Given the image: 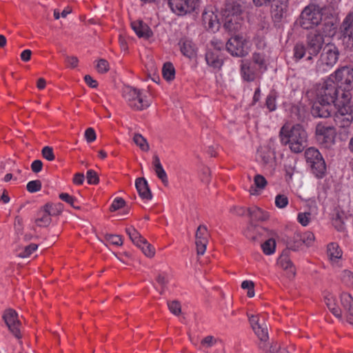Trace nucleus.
<instances>
[{
    "label": "nucleus",
    "instance_id": "3c124183",
    "mask_svg": "<svg viewBox=\"0 0 353 353\" xmlns=\"http://www.w3.org/2000/svg\"><path fill=\"white\" fill-rule=\"evenodd\" d=\"M41 154L43 157L48 161H52L55 159V156L52 147L45 146L41 150Z\"/></svg>",
    "mask_w": 353,
    "mask_h": 353
},
{
    "label": "nucleus",
    "instance_id": "4468645a",
    "mask_svg": "<svg viewBox=\"0 0 353 353\" xmlns=\"http://www.w3.org/2000/svg\"><path fill=\"white\" fill-rule=\"evenodd\" d=\"M3 319L10 332L18 339L21 338V323L18 319L17 312L8 309L4 312Z\"/></svg>",
    "mask_w": 353,
    "mask_h": 353
},
{
    "label": "nucleus",
    "instance_id": "c85d7f7f",
    "mask_svg": "<svg viewBox=\"0 0 353 353\" xmlns=\"http://www.w3.org/2000/svg\"><path fill=\"white\" fill-rule=\"evenodd\" d=\"M51 221L52 219L49 214L42 208L37 214L35 223L39 227H47L50 224Z\"/></svg>",
    "mask_w": 353,
    "mask_h": 353
},
{
    "label": "nucleus",
    "instance_id": "f704fd0d",
    "mask_svg": "<svg viewBox=\"0 0 353 353\" xmlns=\"http://www.w3.org/2000/svg\"><path fill=\"white\" fill-rule=\"evenodd\" d=\"M341 303L349 313L350 320H353V299L352 296L349 294H342Z\"/></svg>",
    "mask_w": 353,
    "mask_h": 353
},
{
    "label": "nucleus",
    "instance_id": "f03ea898",
    "mask_svg": "<svg viewBox=\"0 0 353 353\" xmlns=\"http://www.w3.org/2000/svg\"><path fill=\"white\" fill-rule=\"evenodd\" d=\"M335 26L332 22H324L323 26L318 30L310 32L306 37V47L308 56L307 61H312L313 57L319 54L323 48L324 36H330L334 33Z\"/></svg>",
    "mask_w": 353,
    "mask_h": 353
},
{
    "label": "nucleus",
    "instance_id": "338daca9",
    "mask_svg": "<svg viewBox=\"0 0 353 353\" xmlns=\"http://www.w3.org/2000/svg\"><path fill=\"white\" fill-rule=\"evenodd\" d=\"M85 137L88 143H91L96 139V133L93 128H89L85 132Z\"/></svg>",
    "mask_w": 353,
    "mask_h": 353
},
{
    "label": "nucleus",
    "instance_id": "b1692460",
    "mask_svg": "<svg viewBox=\"0 0 353 353\" xmlns=\"http://www.w3.org/2000/svg\"><path fill=\"white\" fill-rule=\"evenodd\" d=\"M251 61L256 65L261 72H263L268 68L269 59L263 51L254 52L252 55Z\"/></svg>",
    "mask_w": 353,
    "mask_h": 353
},
{
    "label": "nucleus",
    "instance_id": "69168bd1",
    "mask_svg": "<svg viewBox=\"0 0 353 353\" xmlns=\"http://www.w3.org/2000/svg\"><path fill=\"white\" fill-rule=\"evenodd\" d=\"M266 347L267 345L265 343H263V345H260V348L263 349L266 352L277 353L280 349V345H278L277 343H273L268 350Z\"/></svg>",
    "mask_w": 353,
    "mask_h": 353
},
{
    "label": "nucleus",
    "instance_id": "0e129e2a",
    "mask_svg": "<svg viewBox=\"0 0 353 353\" xmlns=\"http://www.w3.org/2000/svg\"><path fill=\"white\" fill-rule=\"evenodd\" d=\"M125 231H126L127 234H128L131 241H132L133 239H134L136 238H138L139 239H140V237L141 235L134 227L130 226L129 228H127L125 229Z\"/></svg>",
    "mask_w": 353,
    "mask_h": 353
},
{
    "label": "nucleus",
    "instance_id": "6ab92c4d",
    "mask_svg": "<svg viewBox=\"0 0 353 353\" xmlns=\"http://www.w3.org/2000/svg\"><path fill=\"white\" fill-rule=\"evenodd\" d=\"M339 31L344 38L353 39V12H350L343 20Z\"/></svg>",
    "mask_w": 353,
    "mask_h": 353
},
{
    "label": "nucleus",
    "instance_id": "6e6d98bb",
    "mask_svg": "<svg viewBox=\"0 0 353 353\" xmlns=\"http://www.w3.org/2000/svg\"><path fill=\"white\" fill-rule=\"evenodd\" d=\"M254 183L256 187L259 189H264L267 185V181L265 178L261 174L255 175L254 178Z\"/></svg>",
    "mask_w": 353,
    "mask_h": 353
},
{
    "label": "nucleus",
    "instance_id": "ea45409f",
    "mask_svg": "<svg viewBox=\"0 0 353 353\" xmlns=\"http://www.w3.org/2000/svg\"><path fill=\"white\" fill-rule=\"evenodd\" d=\"M261 248L265 254H272L275 252L276 242L273 239H269L261 244Z\"/></svg>",
    "mask_w": 353,
    "mask_h": 353
},
{
    "label": "nucleus",
    "instance_id": "8fccbe9b",
    "mask_svg": "<svg viewBox=\"0 0 353 353\" xmlns=\"http://www.w3.org/2000/svg\"><path fill=\"white\" fill-rule=\"evenodd\" d=\"M105 239L108 242L112 245H121L123 243L122 238L119 235L106 234Z\"/></svg>",
    "mask_w": 353,
    "mask_h": 353
},
{
    "label": "nucleus",
    "instance_id": "864d4df0",
    "mask_svg": "<svg viewBox=\"0 0 353 353\" xmlns=\"http://www.w3.org/2000/svg\"><path fill=\"white\" fill-rule=\"evenodd\" d=\"M259 156L264 164H268L272 159V152L269 150H259Z\"/></svg>",
    "mask_w": 353,
    "mask_h": 353
},
{
    "label": "nucleus",
    "instance_id": "c03bdc74",
    "mask_svg": "<svg viewBox=\"0 0 353 353\" xmlns=\"http://www.w3.org/2000/svg\"><path fill=\"white\" fill-rule=\"evenodd\" d=\"M289 200L286 195L279 194L275 197V205L279 208H285L288 205Z\"/></svg>",
    "mask_w": 353,
    "mask_h": 353
},
{
    "label": "nucleus",
    "instance_id": "4be33fe9",
    "mask_svg": "<svg viewBox=\"0 0 353 353\" xmlns=\"http://www.w3.org/2000/svg\"><path fill=\"white\" fill-rule=\"evenodd\" d=\"M135 186L140 197L142 199H152V194L145 178L140 177L137 179L135 181Z\"/></svg>",
    "mask_w": 353,
    "mask_h": 353
},
{
    "label": "nucleus",
    "instance_id": "e2e57ef3",
    "mask_svg": "<svg viewBox=\"0 0 353 353\" xmlns=\"http://www.w3.org/2000/svg\"><path fill=\"white\" fill-rule=\"evenodd\" d=\"M65 62L66 63V66L67 67L70 68H75L78 65L79 59H78V58L77 57L67 56L65 57Z\"/></svg>",
    "mask_w": 353,
    "mask_h": 353
},
{
    "label": "nucleus",
    "instance_id": "e433bc0d",
    "mask_svg": "<svg viewBox=\"0 0 353 353\" xmlns=\"http://www.w3.org/2000/svg\"><path fill=\"white\" fill-rule=\"evenodd\" d=\"M278 94L275 90H271L267 96L265 105L270 112L274 111L276 109V100Z\"/></svg>",
    "mask_w": 353,
    "mask_h": 353
},
{
    "label": "nucleus",
    "instance_id": "09e8293b",
    "mask_svg": "<svg viewBox=\"0 0 353 353\" xmlns=\"http://www.w3.org/2000/svg\"><path fill=\"white\" fill-rule=\"evenodd\" d=\"M26 188L28 192L32 193L38 192L41 188V182L39 180L31 181L28 183Z\"/></svg>",
    "mask_w": 353,
    "mask_h": 353
},
{
    "label": "nucleus",
    "instance_id": "de8ad7c7",
    "mask_svg": "<svg viewBox=\"0 0 353 353\" xmlns=\"http://www.w3.org/2000/svg\"><path fill=\"white\" fill-rule=\"evenodd\" d=\"M297 220L303 226H307L311 220V213L299 212L297 215Z\"/></svg>",
    "mask_w": 353,
    "mask_h": 353
},
{
    "label": "nucleus",
    "instance_id": "aec40b11",
    "mask_svg": "<svg viewBox=\"0 0 353 353\" xmlns=\"http://www.w3.org/2000/svg\"><path fill=\"white\" fill-rule=\"evenodd\" d=\"M222 20L223 27L225 30L231 34H235L239 30H240L243 18H228L223 17Z\"/></svg>",
    "mask_w": 353,
    "mask_h": 353
},
{
    "label": "nucleus",
    "instance_id": "dca6fc26",
    "mask_svg": "<svg viewBox=\"0 0 353 353\" xmlns=\"http://www.w3.org/2000/svg\"><path fill=\"white\" fill-rule=\"evenodd\" d=\"M259 72H261L260 70L251 61L245 60L241 61V74L244 81L248 82L254 81Z\"/></svg>",
    "mask_w": 353,
    "mask_h": 353
},
{
    "label": "nucleus",
    "instance_id": "7c9ffc66",
    "mask_svg": "<svg viewBox=\"0 0 353 353\" xmlns=\"http://www.w3.org/2000/svg\"><path fill=\"white\" fill-rule=\"evenodd\" d=\"M259 230H265V228L259 227L253 223H249L244 234L248 239L255 241L258 240V233L260 232Z\"/></svg>",
    "mask_w": 353,
    "mask_h": 353
},
{
    "label": "nucleus",
    "instance_id": "2eb2a0df",
    "mask_svg": "<svg viewBox=\"0 0 353 353\" xmlns=\"http://www.w3.org/2000/svg\"><path fill=\"white\" fill-rule=\"evenodd\" d=\"M209 237L210 234L208 231L207 227L204 225H199L196 230L195 235V244L197 254L203 255L205 253Z\"/></svg>",
    "mask_w": 353,
    "mask_h": 353
},
{
    "label": "nucleus",
    "instance_id": "bb28decb",
    "mask_svg": "<svg viewBox=\"0 0 353 353\" xmlns=\"http://www.w3.org/2000/svg\"><path fill=\"white\" fill-rule=\"evenodd\" d=\"M179 45L181 53L186 57L192 59L196 55V47L192 41L187 39H181Z\"/></svg>",
    "mask_w": 353,
    "mask_h": 353
},
{
    "label": "nucleus",
    "instance_id": "c9c22d12",
    "mask_svg": "<svg viewBox=\"0 0 353 353\" xmlns=\"http://www.w3.org/2000/svg\"><path fill=\"white\" fill-rule=\"evenodd\" d=\"M293 58L296 61H299L303 58L307 54V47L303 43H297L294 46Z\"/></svg>",
    "mask_w": 353,
    "mask_h": 353
},
{
    "label": "nucleus",
    "instance_id": "423d86ee",
    "mask_svg": "<svg viewBox=\"0 0 353 353\" xmlns=\"http://www.w3.org/2000/svg\"><path fill=\"white\" fill-rule=\"evenodd\" d=\"M337 111L334 115L335 125L339 128H349L353 121V105L351 100L341 99L335 104Z\"/></svg>",
    "mask_w": 353,
    "mask_h": 353
},
{
    "label": "nucleus",
    "instance_id": "39448f33",
    "mask_svg": "<svg viewBox=\"0 0 353 353\" xmlns=\"http://www.w3.org/2000/svg\"><path fill=\"white\" fill-rule=\"evenodd\" d=\"M323 8L315 3H310L302 10L299 17V24L305 30L312 29L321 24Z\"/></svg>",
    "mask_w": 353,
    "mask_h": 353
},
{
    "label": "nucleus",
    "instance_id": "5701e85b",
    "mask_svg": "<svg viewBox=\"0 0 353 353\" xmlns=\"http://www.w3.org/2000/svg\"><path fill=\"white\" fill-rule=\"evenodd\" d=\"M290 251L288 249L284 250L278 259V264L285 270L289 271L293 276L295 275L296 269L290 259Z\"/></svg>",
    "mask_w": 353,
    "mask_h": 353
},
{
    "label": "nucleus",
    "instance_id": "37998d69",
    "mask_svg": "<svg viewBox=\"0 0 353 353\" xmlns=\"http://www.w3.org/2000/svg\"><path fill=\"white\" fill-rule=\"evenodd\" d=\"M142 250L143 253L148 257L152 258L154 256L155 249L150 244L147 240L139 248Z\"/></svg>",
    "mask_w": 353,
    "mask_h": 353
},
{
    "label": "nucleus",
    "instance_id": "4d7b16f0",
    "mask_svg": "<svg viewBox=\"0 0 353 353\" xmlns=\"http://www.w3.org/2000/svg\"><path fill=\"white\" fill-rule=\"evenodd\" d=\"M86 178L89 184H97L99 181L97 172L92 170H89L86 174Z\"/></svg>",
    "mask_w": 353,
    "mask_h": 353
},
{
    "label": "nucleus",
    "instance_id": "0eeeda50",
    "mask_svg": "<svg viewBox=\"0 0 353 353\" xmlns=\"http://www.w3.org/2000/svg\"><path fill=\"white\" fill-rule=\"evenodd\" d=\"M122 97L128 105L134 110H143L150 106V103L143 92L131 86H125L123 88Z\"/></svg>",
    "mask_w": 353,
    "mask_h": 353
},
{
    "label": "nucleus",
    "instance_id": "72a5a7b5",
    "mask_svg": "<svg viewBox=\"0 0 353 353\" xmlns=\"http://www.w3.org/2000/svg\"><path fill=\"white\" fill-rule=\"evenodd\" d=\"M162 74L163 78L168 81H172L174 79L175 69L172 63L166 62L163 64Z\"/></svg>",
    "mask_w": 353,
    "mask_h": 353
},
{
    "label": "nucleus",
    "instance_id": "49530a36",
    "mask_svg": "<svg viewBox=\"0 0 353 353\" xmlns=\"http://www.w3.org/2000/svg\"><path fill=\"white\" fill-rule=\"evenodd\" d=\"M37 244L31 243L23 249V250L19 254V256L21 258L28 257L37 249Z\"/></svg>",
    "mask_w": 353,
    "mask_h": 353
},
{
    "label": "nucleus",
    "instance_id": "a878e982",
    "mask_svg": "<svg viewBox=\"0 0 353 353\" xmlns=\"http://www.w3.org/2000/svg\"><path fill=\"white\" fill-rule=\"evenodd\" d=\"M202 21L205 28L209 30L214 31L215 29L219 28L216 16L214 15L212 11L204 10L202 12Z\"/></svg>",
    "mask_w": 353,
    "mask_h": 353
},
{
    "label": "nucleus",
    "instance_id": "052dcab7",
    "mask_svg": "<svg viewBox=\"0 0 353 353\" xmlns=\"http://www.w3.org/2000/svg\"><path fill=\"white\" fill-rule=\"evenodd\" d=\"M230 212L235 215L243 216L248 214V208L243 206L234 205L230 208Z\"/></svg>",
    "mask_w": 353,
    "mask_h": 353
},
{
    "label": "nucleus",
    "instance_id": "5fc2aeb1",
    "mask_svg": "<svg viewBox=\"0 0 353 353\" xmlns=\"http://www.w3.org/2000/svg\"><path fill=\"white\" fill-rule=\"evenodd\" d=\"M59 198L60 199H61L62 201L68 203V204H70L72 207H73L74 208H77V209H79V208L76 206L74 205V203L77 201V199L70 196V194H68V193H61L59 194Z\"/></svg>",
    "mask_w": 353,
    "mask_h": 353
},
{
    "label": "nucleus",
    "instance_id": "13d9d810",
    "mask_svg": "<svg viewBox=\"0 0 353 353\" xmlns=\"http://www.w3.org/2000/svg\"><path fill=\"white\" fill-rule=\"evenodd\" d=\"M110 69L109 63L108 61L103 59H99L97 65V70L99 73H105L107 72Z\"/></svg>",
    "mask_w": 353,
    "mask_h": 353
},
{
    "label": "nucleus",
    "instance_id": "cd10ccee",
    "mask_svg": "<svg viewBox=\"0 0 353 353\" xmlns=\"http://www.w3.org/2000/svg\"><path fill=\"white\" fill-rule=\"evenodd\" d=\"M207 64L214 69H220L223 65V60L219 58L216 52L208 51L205 54Z\"/></svg>",
    "mask_w": 353,
    "mask_h": 353
},
{
    "label": "nucleus",
    "instance_id": "58836bf2",
    "mask_svg": "<svg viewBox=\"0 0 353 353\" xmlns=\"http://www.w3.org/2000/svg\"><path fill=\"white\" fill-rule=\"evenodd\" d=\"M61 203L52 204L46 203L43 208L49 214L50 217L57 216L61 212Z\"/></svg>",
    "mask_w": 353,
    "mask_h": 353
},
{
    "label": "nucleus",
    "instance_id": "f8f14e48",
    "mask_svg": "<svg viewBox=\"0 0 353 353\" xmlns=\"http://www.w3.org/2000/svg\"><path fill=\"white\" fill-rule=\"evenodd\" d=\"M171 10L179 16L197 12L200 6L199 0H168Z\"/></svg>",
    "mask_w": 353,
    "mask_h": 353
},
{
    "label": "nucleus",
    "instance_id": "680f3d73",
    "mask_svg": "<svg viewBox=\"0 0 353 353\" xmlns=\"http://www.w3.org/2000/svg\"><path fill=\"white\" fill-rule=\"evenodd\" d=\"M170 311L175 315L181 313V305L179 302L174 301L168 303Z\"/></svg>",
    "mask_w": 353,
    "mask_h": 353
},
{
    "label": "nucleus",
    "instance_id": "c756f323",
    "mask_svg": "<svg viewBox=\"0 0 353 353\" xmlns=\"http://www.w3.org/2000/svg\"><path fill=\"white\" fill-rule=\"evenodd\" d=\"M327 256L331 261H336L342 256V250L336 243H330L327 245Z\"/></svg>",
    "mask_w": 353,
    "mask_h": 353
},
{
    "label": "nucleus",
    "instance_id": "a19ab883",
    "mask_svg": "<svg viewBox=\"0 0 353 353\" xmlns=\"http://www.w3.org/2000/svg\"><path fill=\"white\" fill-rule=\"evenodd\" d=\"M291 117L294 120H301L304 117V108L298 105H292L290 109Z\"/></svg>",
    "mask_w": 353,
    "mask_h": 353
},
{
    "label": "nucleus",
    "instance_id": "1a4fd4ad",
    "mask_svg": "<svg viewBox=\"0 0 353 353\" xmlns=\"http://www.w3.org/2000/svg\"><path fill=\"white\" fill-rule=\"evenodd\" d=\"M339 57V50L334 44L325 45L317 61V70L324 72L332 68L338 61Z\"/></svg>",
    "mask_w": 353,
    "mask_h": 353
},
{
    "label": "nucleus",
    "instance_id": "79ce46f5",
    "mask_svg": "<svg viewBox=\"0 0 353 353\" xmlns=\"http://www.w3.org/2000/svg\"><path fill=\"white\" fill-rule=\"evenodd\" d=\"M134 143L140 148L143 151L147 152L149 150V145L146 139L140 134H135L133 138Z\"/></svg>",
    "mask_w": 353,
    "mask_h": 353
},
{
    "label": "nucleus",
    "instance_id": "a211bd4d",
    "mask_svg": "<svg viewBox=\"0 0 353 353\" xmlns=\"http://www.w3.org/2000/svg\"><path fill=\"white\" fill-rule=\"evenodd\" d=\"M334 129L332 127L318 124L316 128V134L318 140L325 144L330 145L334 143Z\"/></svg>",
    "mask_w": 353,
    "mask_h": 353
},
{
    "label": "nucleus",
    "instance_id": "412c9836",
    "mask_svg": "<svg viewBox=\"0 0 353 353\" xmlns=\"http://www.w3.org/2000/svg\"><path fill=\"white\" fill-rule=\"evenodd\" d=\"M131 27L139 37L149 39L152 36L150 28L143 21H132Z\"/></svg>",
    "mask_w": 353,
    "mask_h": 353
},
{
    "label": "nucleus",
    "instance_id": "f3484780",
    "mask_svg": "<svg viewBox=\"0 0 353 353\" xmlns=\"http://www.w3.org/2000/svg\"><path fill=\"white\" fill-rule=\"evenodd\" d=\"M243 9L241 4L234 0H227L225 8L222 11V16L228 18H243Z\"/></svg>",
    "mask_w": 353,
    "mask_h": 353
},
{
    "label": "nucleus",
    "instance_id": "2f4dec72",
    "mask_svg": "<svg viewBox=\"0 0 353 353\" xmlns=\"http://www.w3.org/2000/svg\"><path fill=\"white\" fill-rule=\"evenodd\" d=\"M252 330L261 341H267L269 337L268 333V326L265 321H263V323H261L260 325L254 327Z\"/></svg>",
    "mask_w": 353,
    "mask_h": 353
},
{
    "label": "nucleus",
    "instance_id": "a18cd8bd",
    "mask_svg": "<svg viewBox=\"0 0 353 353\" xmlns=\"http://www.w3.org/2000/svg\"><path fill=\"white\" fill-rule=\"evenodd\" d=\"M341 278L342 281L347 285L353 287V272L347 270H344L341 274Z\"/></svg>",
    "mask_w": 353,
    "mask_h": 353
},
{
    "label": "nucleus",
    "instance_id": "603ef678",
    "mask_svg": "<svg viewBox=\"0 0 353 353\" xmlns=\"http://www.w3.org/2000/svg\"><path fill=\"white\" fill-rule=\"evenodd\" d=\"M154 171L158 178L165 185H167L168 183V176L163 166L154 169Z\"/></svg>",
    "mask_w": 353,
    "mask_h": 353
},
{
    "label": "nucleus",
    "instance_id": "f257e3e1",
    "mask_svg": "<svg viewBox=\"0 0 353 353\" xmlns=\"http://www.w3.org/2000/svg\"><path fill=\"white\" fill-rule=\"evenodd\" d=\"M279 137L283 145H289L294 153L303 152L307 146V134L303 127L300 124L290 125L285 124L280 130Z\"/></svg>",
    "mask_w": 353,
    "mask_h": 353
},
{
    "label": "nucleus",
    "instance_id": "9b49d317",
    "mask_svg": "<svg viewBox=\"0 0 353 353\" xmlns=\"http://www.w3.org/2000/svg\"><path fill=\"white\" fill-rule=\"evenodd\" d=\"M315 240L314 234L310 231L304 232H296L288 237L286 243L288 250L296 251L301 248L303 245L310 246Z\"/></svg>",
    "mask_w": 353,
    "mask_h": 353
},
{
    "label": "nucleus",
    "instance_id": "20e7f679",
    "mask_svg": "<svg viewBox=\"0 0 353 353\" xmlns=\"http://www.w3.org/2000/svg\"><path fill=\"white\" fill-rule=\"evenodd\" d=\"M307 94L309 97H314L321 101L329 102L334 105L342 99L336 85L328 79L323 83L316 85Z\"/></svg>",
    "mask_w": 353,
    "mask_h": 353
},
{
    "label": "nucleus",
    "instance_id": "473e14b6",
    "mask_svg": "<svg viewBox=\"0 0 353 353\" xmlns=\"http://www.w3.org/2000/svg\"><path fill=\"white\" fill-rule=\"evenodd\" d=\"M218 341L219 339L213 336H207L201 341L199 349L201 351L207 352L208 350L215 345Z\"/></svg>",
    "mask_w": 353,
    "mask_h": 353
},
{
    "label": "nucleus",
    "instance_id": "bf43d9fd",
    "mask_svg": "<svg viewBox=\"0 0 353 353\" xmlns=\"http://www.w3.org/2000/svg\"><path fill=\"white\" fill-rule=\"evenodd\" d=\"M125 204V201L122 198H116L112 205L110 207V210L111 212H114L121 208H123Z\"/></svg>",
    "mask_w": 353,
    "mask_h": 353
},
{
    "label": "nucleus",
    "instance_id": "774afa93",
    "mask_svg": "<svg viewBox=\"0 0 353 353\" xmlns=\"http://www.w3.org/2000/svg\"><path fill=\"white\" fill-rule=\"evenodd\" d=\"M249 321L251 324L252 327L257 326L258 325H260L261 323H263V321L264 320V318H260L258 315H252L249 317Z\"/></svg>",
    "mask_w": 353,
    "mask_h": 353
},
{
    "label": "nucleus",
    "instance_id": "4c0bfd02",
    "mask_svg": "<svg viewBox=\"0 0 353 353\" xmlns=\"http://www.w3.org/2000/svg\"><path fill=\"white\" fill-rule=\"evenodd\" d=\"M155 281L160 286V293L163 294L164 290L167 288L169 282L168 275L165 272H159L156 276Z\"/></svg>",
    "mask_w": 353,
    "mask_h": 353
},
{
    "label": "nucleus",
    "instance_id": "9d476101",
    "mask_svg": "<svg viewBox=\"0 0 353 353\" xmlns=\"http://www.w3.org/2000/svg\"><path fill=\"white\" fill-rule=\"evenodd\" d=\"M225 49L232 56L236 57H244L250 50L248 41L239 34H235L228 40Z\"/></svg>",
    "mask_w": 353,
    "mask_h": 353
},
{
    "label": "nucleus",
    "instance_id": "6e6552de",
    "mask_svg": "<svg viewBox=\"0 0 353 353\" xmlns=\"http://www.w3.org/2000/svg\"><path fill=\"white\" fill-rule=\"evenodd\" d=\"M306 162L311 168L312 173L319 179L325 175V162L318 150L314 148H309L305 152Z\"/></svg>",
    "mask_w": 353,
    "mask_h": 353
},
{
    "label": "nucleus",
    "instance_id": "ddd939ff",
    "mask_svg": "<svg viewBox=\"0 0 353 353\" xmlns=\"http://www.w3.org/2000/svg\"><path fill=\"white\" fill-rule=\"evenodd\" d=\"M311 114L314 117L327 118L334 110L335 106L332 103L325 101H321L314 97H312Z\"/></svg>",
    "mask_w": 353,
    "mask_h": 353
},
{
    "label": "nucleus",
    "instance_id": "393cba45",
    "mask_svg": "<svg viewBox=\"0 0 353 353\" xmlns=\"http://www.w3.org/2000/svg\"><path fill=\"white\" fill-rule=\"evenodd\" d=\"M248 215L250 219V223H253L254 221H264L269 218L268 212L255 205L248 208Z\"/></svg>",
    "mask_w": 353,
    "mask_h": 353
},
{
    "label": "nucleus",
    "instance_id": "7ed1b4c3",
    "mask_svg": "<svg viewBox=\"0 0 353 353\" xmlns=\"http://www.w3.org/2000/svg\"><path fill=\"white\" fill-rule=\"evenodd\" d=\"M329 80L333 81L341 92V99L351 100V91L353 90V68L350 66H343L339 68L328 77Z\"/></svg>",
    "mask_w": 353,
    "mask_h": 353
}]
</instances>
